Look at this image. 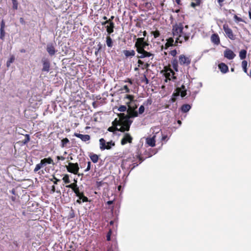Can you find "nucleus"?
<instances>
[{
    "instance_id": "nucleus-1",
    "label": "nucleus",
    "mask_w": 251,
    "mask_h": 251,
    "mask_svg": "<svg viewBox=\"0 0 251 251\" xmlns=\"http://www.w3.org/2000/svg\"><path fill=\"white\" fill-rule=\"evenodd\" d=\"M189 26L179 23L176 24L172 26V34L176 38L175 45L176 44H182L187 42L191 35V32L188 31Z\"/></svg>"
},
{
    "instance_id": "nucleus-2",
    "label": "nucleus",
    "mask_w": 251,
    "mask_h": 251,
    "mask_svg": "<svg viewBox=\"0 0 251 251\" xmlns=\"http://www.w3.org/2000/svg\"><path fill=\"white\" fill-rule=\"evenodd\" d=\"M112 126L108 127V131L114 132L116 131H119L122 132L128 131L130 129V123L127 120L124 121V123L121 120L120 118L119 119L116 118L112 123Z\"/></svg>"
},
{
    "instance_id": "nucleus-3",
    "label": "nucleus",
    "mask_w": 251,
    "mask_h": 251,
    "mask_svg": "<svg viewBox=\"0 0 251 251\" xmlns=\"http://www.w3.org/2000/svg\"><path fill=\"white\" fill-rule=\"evenodd\" d=\"M127 112V115H125L124 113H120L118 114V116L123 123L125 120H127L128 122H129L130 126L132 121L130 120V118L137 117L138 113L135 111V109H134V108L132 109H131V108L128 109Z\"/></svg>"
},
{
    "instance_id": "nucleus-4",
    "label": "nucleus",
    "mask_w": 251,
    "mask_h": 251,
    "mask_svg": "<svg viewBox=\"0 0 251 251\" xmlns=\"http://www.w3.org/2000/svg\"><path fill=\"white\" fill-rule=\"evenodd\" d=\"M161 73H163L166 77V82L167 81V80H171V79H176V76H175V73L169 66H165L163 70L161 71Z\"/></svg>"
},
{
    "instance_id": "nucleus-5",
    "label": "nucleus",
    "mask_w": 251,
    "mask_h": 251,
    "mask_svg": "<svg viewBox=\"0 0 251 251\" xmlns=\"http://www.w3.org/2000/svg\"><path fill=\"white\" fill-rule=\"evenodd\" d=\"M47 164H52L53 165H55L53 160L51 157H49L48 158H45L41 160L40 163L37 164L36 165L35 168L34 169V172H37L40 170L41 168L45 166Z\"/></svg>"
},
{
    "instance_id": "nucleus-6",
    "label": "nucleus",
    "mask_w": 251,
    "mask_h": 251,
    "mask_svg": "<svg viewBox=\"0 0 251 251\" xmlns=\"http://www.w3.org/2000/svg\"><path fill=\"white\" fill-rule=\"evenodd\" d=\"M100 148L101 151L105 150H110L112 147L115 146V143L113 141L106 142L103 138H100L99 140Z\"/></svg>"
},
{
    "instance_id": "nucleus-7",
    "label": "nucleus",
    "mask_w": 251,
    "mask_h": 251,
    "mask_svg": "<svg viewBox=\"0 0 251 251\" xmlns=\"http://www.w3.org/2000/svg\"><path fill=\"white\" fill-rule=\"evenodd\" d=\"M149 46V43L145 41L144 37L138 38L135 44L136 51H140L145 49L146 46Z\"/></svg>"
},
{
    "instance_id": "nucleus-8",
    "label": "nucleus",
    "mask_w": 251,
    "mask_h": 251,
    "mask_svg": "<svg viewBox=\"0 0 251 251\" xmlns=\"http://www.w3.org/2000/svg\"><path fill=\"white\" fill-rule=\"evenodd\" d=\"M66 168L68 172L74 174L75 175H78V176L80 175L78 174L79 167L78 166V164L77 163H74L69 162L68 163V165L66 166Z\"/></svg>"
},
{
    "instance_id": "nucleus-9",
    "label": "nucleus",
    "mask_w": 251,
    "mask_h": 251,
    "mask_svg": "<svg viewBox=\"0 0 251 251\" xmlns=\"http://www.w3.org/2000/svg\"><path fill=\"white\" fill-rule=\"evenodd\" d=\"M179 64L182 66H189L191 62V59L189 56H186L184 54H180L178 56Z\"/></svg>"
},
{
    "instance_id": "nucleus-10",
    "label": "nucleus",
    "mask_w": 251,
    "mask_h": 251,
    "mask_svg": "<svg viewBox=\"0 0 251 251\" xmlns=\"http://www.w3.org/2000/svg\"><path fill=\"white\" fill-rule=\"evenodd\" d=\"M79 199L76 200V202L81 204L82 202H88L89 201L87 197L85 196L83 192H80L79 188L74 192Z\"/></svg>"
},
{
    "instance_id": "nucleus-11",
    "label": "nucleus",
    "mask_w": 251,
    "mask_h": 251,
    "mask_svg": "<svg viewBox=\"0 0 251 251\" xmlns=\"http://www.w3.org/2000/svg\"><path fill=\"white\" fill-rule=\"evenodd\" d=\"M134 97L133 95H126L125 99H127L129 100V101L126 102V103L128 106V109H132L134 108V109H136L137 107V105L135 103V101L134 100Z\"/></svg>"
},
{
    "instance_id": "nucleus-12",
    "label": "nucleus",
    "mask_w": 251,
    "mask_h": 251,
    "mask_svg": "<svg viewBox=\"0 0 251 251\" xmlns=\"http://www.w3.org/2000/svg\"><path fill=\"white\" fill-rule=\"evenodd\" d=\"M176 92L173 93V96L177 97L180 95L182 98L187 95V91L184 85H182L180 87H177L175 90Z\"/></svg>"
},
{
    "instance_id": "nucleus-13",
    "label": "nucleus",
    "mask_w": 251,
    "mask_h": 251,
    "mask_svg": "<svg viewBox=\"0 0 251 251\" xmlns=\"http://www.w3.org/2000/svg\"><path fill=\"white\" fill-rule=\"evenodd\" d=\"M223 29L228 38L231 40H234L235 39V35H234L232 29L227 24L223 25Z\"/></svg>"
},
{
    "instance_id": "nucleus-14",
    "label": "nucleus",
    "mask_w": 251,
    "mask_h": 251,
    "mask_svg": "<svg viewBox=\"0 0 251 251\" xmlns=\"http://www.w3.org/2000/svg\"><path fill=\"white\" fill-rule=\"evenodd\" d=\"M139 55H137V58L139 59H142L146 57H152V58L154 56V54L151 53L150 52H148L145 50V49L142 50H141L137 51Z\"/></svg>"
},
{
    "instance_id": "nucleus-15",
    "label": "nucleus",
    "mask_w": 251,
    "mask_h": 251,
    "mask_svg": "<svg viewBox=\"0 0 251 251\" xmlns=\"http://www.w3.org/2000/svg\"><path fill=\"white\" fill-rule=\"evenodd\" d=\"M133 138L129 133H126L121 141L122 145H125L127 143H131Z\"/></svg>"
},
{
    "instance_id": "nucleus-16",
    "label": "nucleus",
    "mask_w": 251,
    "mask_h": 251,
    "mask_svg": "<svg viewBox=\"0 0 251 251\" xmlns=\"http://www.w3.org/2000/svg\"><path fill=\"white\" fill-rule=\"evenodd\" d=\"M42 63L43 65L42 71L49 72L50 67V60L47 58H43L42 59Z\"/></svg>"
},
{
    "instance_id": "nucleus-17",
    "label": "nucleus",
    "mask_w": 251,
    "mask_h": 251,
    "mask_svg": "<svg viewBox=\"0 0 251 251\" xmlns=\"http://www.w3.org/2000/svg\"><path fill=\"white\" fill-rule=\"evenodd\" d=\"M47 51L50 56L54 55L57 52L54 46L52 43L48 44L47 46Z\"/></svg>"
},
{
    "instance_id": "nucleus-18",
    "label": "nucleus",
    "mask_w": 251,
    "mask_h": 251,
    "mask_svg": "<svg viewBox=\"0 0 251 251\" xmlns=\"http://www.w3.org/2000/svg\"><path fill=\"white\" fill-rule=\"evenodd\" d=\"M174 40L173 38L170 37L167 40V42L165 43L164 46H162V50L163 49L165 50L168 49L170 47L175 46V43L174 44ZM177 44H176V46L177 45Z\"/></svg>"
},
{
    "instance_id": "nucleus-19",
    "label": "nucleus",
    "mask_w": 251,
    "mask_h": 251,
    "mask_svg": "<svg viewBox=\"0 0 251 251\" xmlns=\"http://www.w3.org/2000/svg\"><path fill=\"white\" fill-rule=\"evenodd\" d=\"M225 57L231 60L234 58L235 54L233 51L229 49H226L224 51Z\"/></svg>"
},
{
    "instance_id": "nucleus-20",
    "label": "nucleus",
    "mask_w": 251,
    "mask_h": 251,
    "mask_svg": "<svg viewBox=\"0 0 251 251\" xmlns=\"http://www.w3.org/2000/svg\"><path fill=\"white\" fill-rule=\"evenodd\" d=\"M74 136L80 138L83 142H86L90 139V136L88 134L83 135L80 133H75Z\"/></svg>"
},
{
    "instance_id": "nucleus-21",
    "label": "nucleus",
    "mask_w": 251,
    "mask_h": 251,
    "mask_svg": "<svg viewBox=\"0 0 251 251\" xmlns=\"http://www.w3.org/2000/svg\"><path fill=\"white\" fill-rule=\"evenodd\" d=\"M211 41L215 45H218L220 43V39L218 34L214 33L211 36Z\"/></svg>"
},
{
    "instance_id": "nucleus-22",
    "label": "nucleus",
    "mask_w": 251,
    "mask_h": 251,
    "mask_svg": "<svg viewBox=\"0 0 251 251\" xmlns=\"http://www.w3.org/2000/svg\"><path fill=\"white\" fill-rule=\"evenodd\" d=\"M155 135H154L153 137L150 138L148 137L146 139V143L147 144L151 147H153L155 146Z\"/></svg>"
},
{
    "instance_id": "nucleus-23",
    "label": "nucleus",
    "mask_w": 251,
    "mask_h": 251,
    "mask_svg": "<svg viewBox=\"0 0 251 251\" xmlns=\"http://www.w3.org/2000/svg\"><path fill=\"white\" fill-rule=\"evenodd\" d=\"M171 63L174 70L176 72H178L179 64L178 60H177L176 57H174L171 60Z\"/></svg>"
},
{
    "instance_id": "nucleus-24",
    "label": "nucleus",
    "mask_w": 251,
    "mask_h": 251,
    "mask_svg": "<svg viewBox=\"0 0 251 251\" xmlns=\"http://www.w3.org/2000/svg\"><path fill=\"white\" fill-rule=\"evenodd\" d=\"M218 67L221 72H222L223 73H226L228 71V66L224 63H221L219 64Z\"/></svg>"
},
{
    "instance_id": "nucleus-25",
    "label": "nucleus",
    "mask_w": 251,
    "mask_h": 251,
    "mask_svg": "<svg viewBox=\"0 0 251 251\" xmlns=\"http://www.w3.org/2000/svg\"><path fill=\"white\" fill-rule=\"evenodd\" d=\"M109 25H107L106 27V31L108 34H110L114 32L115 26L113 22H110V23H109Z\"/></svg>"
},
{
    "instance_id": "nucleus-26",
    "label": "nucleus",
    "mask_w": 251,
    "mask_h": 251,
    "mask_svg": "<svg viewBox=\"0 0 251 251\" xmlns=\"http://www.w3.org/2000/svg\"><path fill=\"white\" fill-rule=\"evenodd\" d=\"M89 156L93 163H96L98 162L99 159V155L93 153H91L89 154Z\"/></svg>"
},
{
    "instance_id": "nucleus-27",
    "label": "nucleus",
    "mask_w": 251,
    "mask_h": 251,
    "mask_svg": "<svg viewBox=\"0 0 251 251\" xmlns=\"http://www.w3.org/2000/svg\"><path fill=\"white\" fill-rule=\"evenodd\" d=\"M123 52L126 57L129 56H133L135 54V52L134 50H124Z\"/></svg>"
},
{
    "instance_id": "nucleus-28",
    "label": "nucleus",
    "mask_w": 251,
    "mask_h": 251,
    "mask_svg": "<svg viewBox=\"0 0 251 251\" xmlns=\"http://www.w3.org/2000/svg\"><path fill=\"white\" fill-rule=\"evenodd\" d=\"M191 106L188 104H183L181 107V110L183 113H186L189 111Z\"/></svg>"
},
{
    "instance_id": "nucleus-29",
    "label": "nucleus",
    "mask_w": 251,
    "mask_h": 251,
    "mask_svg": "<svg viewBox=\"0 0 251 251\" xmlns=\"http://www.w3.org/2000/svg\"><path fill=\"white\" fill-rule=\"evenodd\" d=\"M66 187H68V188H71L73 190V191H74V192L75 191V190H76L79 188L77 185L76 181H75V182H74V183H73L71 184L66 185Z\"/></svg>"
},
{
    "instance_id": "nucleus-30",
    "label": "nucleus",
    "mask_w": 251,
    "mask_h": 251,
    "mask_svg": "<svg viewBox=\"0 0 251 251\" xmlns=\"http://www.w3.org/2000/svg\"><path fill=\"white\" fill-rule=\"evenodd\" d=\"M69 143L70 141L67 138H64L61 140V147L62 148L66 147H67V144Z\"/></svg>"
},
{
    "instance_id": "nucleus-31",
    "label": "nucleus",
    "mask_w": 251,
    "mask_h": 251,
    "mask_svg": "<svg viewBox=\"0 0 251 251\" xmlns=\"http://www.w3.org/2000/svg\"><path fill=\"white\" fill-rule=\"evenodd\" d=\"M106 45L108 47H112L113 46V41L110 36H107L106 37Z\"/></svg>"
},
{
    "instance_id": "nucleus-32",
    "label": "nucleus",
    "mask_w": 251,
    "mask_h": 251,
    "mask_svg": "<svg viewBox=\"0 0 251 251\" xmlns=\"http://www.w3.org/2000/svg\"><path fill=\"white\" fill-rule=\"evenodd\" d=\"M247 56V51L245 50H242L239 52V56L241 59H244Z\"/></svg>"
},
{
    "instance_id": "nucleus-33",
    "label": "nucleus",
    "mask_w": 251,
    "mask_h": 251,
    "mask_svg": "<svg viewBox=\"0 0 251 251\" xmlns=\"http://www.w3.org/2000/svg\"><path fill=\"white\" fill-rule=\"evenodd\" d=\"M247 65H248V62L247 61L243 60L242 62V66L243 71L245 73H247Z\"/></svg>"
},
{
    "instance_id": "nucleus-34",
    "label": "nucleus",
    "mask_w": 251,
    "mask_h": 251,
    "mask_svg": "<svg viewBox=\"0 0 251 251\" xmlns=\"http://www.w3.org/2000/svg\"><path fill=\"white\" fill-rule=\"evenodd\" d=\"M25 138L21 141L22 143L24 145L26 144L30 140V136L29 134H25Z\"/></svg>"
},
{
    "instance_id": "nucleus-35",
    "label": "nucleus",
    "mask_w": 251,
    "mask_h": 251,
    "mask_svg": "<svg viewBox=\"0 0 251 251\" xmlns=\"http://www.w3.org/2000/svg\"><path fill=\"white\" fill-rule=\"evenodd\" d=\"M62 180L65 183H67V184L69 183L70 182L69 176L67 174L65 175V176H63V177L62 178Z\"/></svg>"
},
{
    "instance_id": "nucleus-36",
    "label": "nucleus",
    "mask_w": 251,
    "mask_h": 251,
    "mask_svg": "<svg viewBox=\"0 0 251 251\" xmlns=\"http://www.w3.org/2000/svg\"><path fill=\"white\" fill-rule=\"evenodd\" d=\"M151 34L154 36V38H157L160 35L159 31L157 30L154 31H151Z\"/></svg>"
},
{
    "instance_id": "nucleus-37",
    "label": "nucleus",
    "mask_w": 251,
    "mask_h": 251,
    "mask_svg": "<svg viewBox=\"0 0 251 251\" xmlns=\"http://www.w3.org/2000/svg\"><path fill=\"white\" fill-rule=\"evenodd\" d=\"M15 60V57L13 55L11 56L9 60L6 62L7 67H9L11 63H13Z\"/></svg>"
},
{
    "instance_id": "nucleus-38",
    "label": "nucleus",
    "mask_w": 251,
    "mask_h": 251,
    "mask_svg": "<svg viewBox=\"0 0 251 251\" xmlns=\"http://www.w3.org/2000/svg\"><path fill=\"white\" fill-rule=\"evenodd\" d=\"M13 4V9L14 10H17L18 9V2L17 0H12Z\"/></svg>"
},
{
    "instance_id": "nucleus-39",
    "label": "nucleus",
    "mask_w": 251,
    "mask_h": 251,
    "mask_svg": "<svg viewBox=\"0 0 251 251\" xmlns=\"http://www.w3.org/2000/svg\"><path fill=\"white\" fill-rule=\"evenodd\" d=\"M51 181H52L54 184H57L58 182L60 181V179L57 178L54 176H53L52 178L50 179Z\"/></svg>"
},
{
    "instance_id": "nucleus-40",
    "label": "nucleus",
    "mask_w": 251,
    "mask_h": 251,
    "mask_svg": "<svg viewBox=\"0 0 251 251\" xmlns=\"http://www.w3.org/2000/svg\"><path fill=\"white\" fill-rule=\"evenodd\" d=\"M114 18V16H112L109 20H106L105 22L102 23V25H105L107 24L110 23V22H113L112 21V20H113Z\"/></svg>"
},
{
    "instance_id": "nucleus-41",
    "label": "nucleus",
    "mask_w": 251,
    "mask_h": 251,
    "mask_svg": "<svg viewBox=\"0 0 251 251\" xmlns=\"http://www.w3.org/2000/svg\"><path fill=\"white\" fill-rule=\"evenodd\" d=\"M111 234H112V230L111 229H110L106 235V240L107 241H110Z\"/></svg>"
},
{
    "instance_id": "nucleus-42",
    "label": "nucleus",
    "mask_w": 251,
    "mask_h": 251,
    "mask_svg": "<svg viewBox=\"0 0 251 251\" xmlns=\"http://www.w3.org/2000/svg\"><path fill=\"white\" fill-rule=\"evenodd\" d=\"M234 19L235 21L237 22H245V21L241 18L238 17L236 15H234Z\"/></svg>"
},
{
    "instance_id": "nucleus-43",
    "label": "nucleus",
    "mask_w": 251,
    "mask_h": 251,
    "mask_svg": "<svg viewBox=\"0 0 251 251\" xmlns=\"http://www.w3.org/2000/svg\"><path fill=\"white\" fill-rule=\"evenodd\" d=\"M142 82H145L146 84H148L149 83V80L146 77L145 75H144L143 78L141 80Z\"/></svg>"
},
{
    "instance_id": "nucleus-44",
    "label": "nucleus",
    "mask_w": 251,
    "mask_h": 251,
    "mask_svg": "<svg viewBox=\"0 0 251 251\" xmlns=\"http://www.w3.org/2000/svg\"><path fill=\"white\" fill-rule=\"evenodd\" d=\"M126 110V106L125 105H121L119 108L118 110L120 112H124Z\"/></svg>"
},
{
    "instance_id": "nucleus-45",
    "label": "nucleus",
    "mask_w": 251,
    "mask_h": 251,
    "mask_svg": "<svg viewBox=\"0 0 251 251\" xmlns=\"http://www.w3.org/2000/svg\"><path fill=\"white\" fill-rule=\"evenodd\" d=\"M169 54L174 57H175L177 54V51L176 50H173L170 51Z\"/></svg>"
},
{
    "instance_id": "nucleus-46",
    "label": "nucleus",
    "mask_w": 251,
    "mask_h": 251,
    "mask_svg": "<svg viewBox=\"0 0 251 251\" xmlns=\"http://www.w3.org/2000/svg\"><path fill=\"white\" fill-rule=\"evenodd\" d=\"M87 168L86 169L84 170V172H87L89 171H90V170L91 169V163L90 161H88L87 162Z\"/></svg>"
},
{
    "instance_id": "nucleus-47",
    "label": "nucleus",
    "mask_w": 251,
    "mask_h": 251,
    "mask_svg": "<svg viewBox=\"0 0 251 251\" xmlns=\"http://www.w3.org/2000/svg\"><path fill=\"white\" fill-rule=\"evenodd\" d=\"M145 111V107L143 105H141L139 108V113L141 114L144 113Z\"/></svg>"
},
{
    "instance_id": "nucleus-48",
    "label": "nucleus",
    "mask_w": 251,
    "mask_h": 251,
    "mask_svg": "<svg viewBox=\"0 0 251 251\" xmlns=\"http://www.w3.org/2000/svg\"><path fill=\"white\" fill-rule=\"evenodd\" d=\"M138 64V67H141L142 66H144V64H145L142 60H141V59H138V62H137Z\"/></svg>"
},
{
    "instance_id": "nucleus-49",
    "label": "nucleus",
    "mask_w": 251,
    "mask_h": 251,
    "mask_svg": "<svg viewBox=\"0 0 251 251\" xmlns=\"http://www.w3.org/2000/svg\"><path fill=\"white\" fill-rule=\"evenodd\" d=\"M0 39H2L5 36L4 29H0Z\"/></svg>"
},
{
    "instance_id": "nucleus-50",
    "label": "nucleus",
    "mask_w": 251,
    "mask_h": 251,
    "mask_svg": "<svg viewBox=\"0 0 251 251\" xmlns=\"http://www.w3.org/2000/svg\"><path fill=\"white\" fill-rule=\"evenodd\" d=\"M201 4V3L200 2H192L191 3V6L193 7V8H195L196 6H199Z\"/></svg>"
},
{
    "instance_id": "nucleus-51",
    "label": "nucleus",
    "mask_w": 251,
    "mask_h": 251,
    "mask_svg": "<svg viewBox=\"0 0 251 251\" xmlns=\"http://www.w3.org/2000/svg\"><path fill=\"white\" fill-rule=\"evenodd\" d=\"M122 90H125L126 93H129L130 90L127 85H124Z\"/></svg>"
},
{
    "instance_id": "nucleus-52",
    "label": "nucleus",
    "mask_w": 251,
    "mask_h": 251,
    "mask_svg": "<svg viewBox=\"0 0 251 251\" xmlns=\"http://www.w3.org/2000/svg\"><path fill=\"white\" fill-rule=\"evenodd\" d=\"M150 64L148 63H146L145 64H144V66H142L141 67V69L142 70H144L145 69H148L149 67H150Z\"/></svg>"
},
{
    "instance_id": "nucleus-53",
    "label": "nucleus",
    "mask_w": 251,
    "mask_h": 251,
    "mask_svg": "<svg viewBox=\"0 0 251 251\" xmlns=\"http://www.w3.org/2000/svg\"><path fill=\"white\" fill-rule=\"evenodd\" d=\"M69 216L71 218H74L75 217L74 210L72 208L71 209V212L70 213Z\"/></svg>"
},
{
    "instance_id": "nucleus-54",
    "label": "nucleus",
    "mask_w": 251,
    "mask_h": 251,
    "mask_svg": "<svg viewBox=\"0 0 251 251\" xmlns=\"http://www.w3.org/2000/svg\"><path fill=\"white\" fill-rule=\"evenodd\" d=\"M56 158L58 160H64L65 159V157L63 156H57Z\"/></svg>"
},
{
    "instance_id": "nucleus-55",
    "label": "nucleus",
    "mask_w": 251,
    "mask_h": 251,
    "mask_svg": "<svg viewBox=\"0 0 251 251\" xmlns=\"http://www.w3.org/2000/svg\"><path fill=\"white\" fill-rule=\"evenodd\" d=\"M5 27V23L3 20L1 21V25H0V29H4Z\"/></svg>"
},
{
    "instance_id": "nucleus-56",
    "label": "nucleus",
    "mask_w": 251,
    "mask_h": 251,
    "mask_svg": "<svg viewBox=\"0 0 251 251\" xmlns=\"http://www.w3.org/2000/svg\"><path fill=\"white\" fill-rule=\"evenodd\" d=\"M86 164H87V162L84 160V161L83 162H82L80 163V167L81 168H84L85 166V165H86Z\"/></svg>"
},
{
    "instance_id": "nucleus-57",
    "label": "nucleus",
    "mask_w": 251,
    "mask_h": 251,
    "mask_svg": "<svg viewBox=\"0 0 251 251\" xmlns=\"http://www.w3.org/2000/svg\"><path fill=\"white\" fill-rule=\"evenodd\" d=\"M124 81L125 82H128L130 84H132V81L130 78H127Z\"/></svg>"
},
{
    "instance_id": "nucleus-58",
    "label": "nucleus",
    "mask_w": 251,
    "mask_h": 251,
    "mask_svg": "<svg viewBox=\"0 0 251 251\" xmlns=\"http://www.w3.org/2000/svg\"><path fill=\"white\" fill-rule=\"evenodd\" d=\"M55 192V187L54 185L52 186L51 189L50 190V193L53 194Z\"/></svg>"
},
{
    "instance_id": "nucleus-59",
    "label": "nucleus",
    "mask_w": 251,
    "mask_h": 251,
    "mask_svg": "<svg viewBox=\"0 0 251 251\" xmlns=\"http://www.w3.org/2000/svg\"><path fill=\"white\" fill-rule=\"evenodd\" d=\"M176 97L173 96V95L172 97L170 99V101L172 102H174L176 101Z\"/></svg>"
},
{
    "instance_id": "nucleus-60",
    "label": "nucleus",
    "mask_w": 251,
    "mask_h": 251,
    "mask_svg": "<svg viewBox=\"0 0 251 251\" xmlns=\"http://www.w3.org/2000/svg\"><path fill=\"white\" fill-rule=\"evenodd\" d=\"M20 22L22 24H25V22L24 19L23 18H20Z\"/></svg>"
},
{
    "instance_id": "nucleus-61",
    "label": "nucleus",
    "mask_w": 251,
    "mask_h": 251,
    "mask_svg": "<svg viewBox=\"0 0 251 251\" xmlns=\"http://www.w3.org/2000/svg\"><path fill=\"white\" fill-rule=\"evenodd\" d=\"M137 156L138 157L140 161V163H141L144 160L143 159L142 157H141L140 155H137Z\"/></svg>"
},
{
    "instance_id": "nucleus-62",
    "label": "nucleus",
    "mask_w": 251,
    "mask_h": 251,
    "mask_svg": "<svg viewBox=\"0 0 251 251\" xmlns=\"http://www.w3.org/2000/svg\"><path fill=\"white\" fill-rule=\"evenodd\" d=\"M220 6L223 5V2L225 0H217Z\"/></svg>"
},
{
    "instance_id": "nucleus-63",
    "label": "nucleus",
    "mask_w": 251,
    "mask_h": 251,
    "mask_svg": "<svg viewBox=\"0 0 251 251\" xmlns=\"http://www.w3.org/2000/svg\"><path fill=\"white\" fill-rule=\"evenodd\" d=\"M167 135H164L162 137V140L164 141L167 139Z\"/></svg>"
},
{
    "instance_id": "nucleus-64",
    "label": "nucleus",
    "mask_w": 251,
    "mask_h": 251,
    "mask_svg": "<svg viewBox=\"0 0 251 251\" xmlns=\"http://www.w3.org/2000/svg\"><path fill=\"white\" fill-rule=\"evenodd\" d=\"M176 3L178 5L181 4V1L180 0H175Z\"/></svg>"
}]
</instances>
